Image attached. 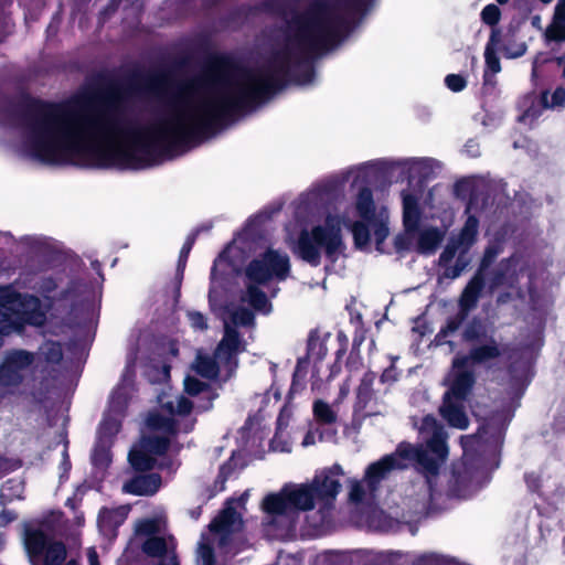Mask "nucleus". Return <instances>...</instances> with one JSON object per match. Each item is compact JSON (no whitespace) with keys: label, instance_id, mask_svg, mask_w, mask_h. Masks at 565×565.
<instances>
[{"label":"nucleus","instance_id":"nucleus-1","mask_svg":"<svg viewBox=\"0 0 565 565\" xmlns=\"http://www.w3.org/2000/svg\"><path fill=\"white\" fill-rule=\"evenodd\" d=\"M289 63V29L270 68L214 66L181 88L164 114L146 127L127 125L118 106L83 97L47 107L23 129L21 151L44 163L141 169L160 150L201 134L220 118L268 95Z\"/></svg>","mask_w":565,"mask_h":565},{"label":"nucleus","instance_id":"nucleus-2","mask_svg":"<svg viewBox=\"0 0 565 565\" xmlns=\"http://www.w3.org/2000/svg\"><path fill=\"white\" fill-rule=\"evenodd\" d=\"M478 423L476 434L461 436V501L472 499L492 480L499 467V450L493 435L489 434L488 406L466 402Z\"/></svg>","mask_w":565,"mask_h":565},{"label":"nucleus","instance_id":"nucleus-3","mask_svg":"<svg viewBox=\"0 0 565 565\" xmlns=\"http://www.w3.org/2000/svg\"><path fill=\"white\" fill-rule=\"evenodd\" d=\"M419 434L426 441V448H417L411 444H402L394 454L387 455L370 465L365 471V481L374 487L392 470L403 469L408 461H416L425 471L435 473L448 457L446 433L436 419L425 416L419 427Z\"/></svg>","mask_w":565,"mask_h":565},{"label":"nucleus","instance_id":"nucleus-4","mask_svg":"<svg viewBox=\"0 0 565 565\" xmlns=\"http://www.w3.org/2000/svg\"><path fill=\"white\" fill-rule=\"evenodd\" d=\"M344 221L338 215H328L323 223L313 226L310 231H302L296 253L305 262L317 266L320 263L321 252L335 260L343 250L341 228Z\"/></svg>","mask_w":565,"mask_h":565},{"label":"nucleus","instance_id":"nucleus-5","mask_svg":"<svg viewBox=\"0 0 565 565\" xmlns=\"http://www.w3.org/2000/svg\"><path fill=\"white\" fill-rule=\"evenodd\" d=\"M355 212L361 218L354 222L351 228L356 247H366L371 242V235L380 246L388 235L386 209L381 207L376 211L371 191L362 189L355 201Z\"/></svg>","mask_w":565,"mask_h":565},{"label":"nucleus","instance_id":"nucleus-6","mask_svg":"<svg viewBox=\"0 0 565 565\" xmlns=\"http://www.w3.org/2000/svg\"><path fill=\"white\" fill-rule=\"evenodd\" d=\"M173 431L170 418L149 415L146 420V430L140 443L129 452V462L136 470L152 468L154 457L162 454L168 446V436Z\"/></svg>","mask_w":565,"mask_h":565},{"label":"nucleus","instance_id":"nucleus-7","mask_svg":"<svg viewBox=\"0 0 565 565\" xmlns=\"http://www.w3.org/2000/svg\"><path fill=\"white\" fill-rule=\"evenodd\" d=\"M24 546L33 565H61L66 557L64 544L42 530H26Z\"/></svg>","mask_w":565,"mask_h":565},{"label":"nucleus","instance_id":"nucleus-8","mask_svg":"<svg viewBox=\"0 0 565 565\" xmlns=\"http://www.w3.org/2000/svg\"><path fill=\"white\" fill-rule=\"evenodd\" d=\"M290 270L289 257L285 253L268 249L254 259L246 268V276L253 282L263 284L269 279H285Z\"/></svg>","mask_w":565,"mask_h":565},{"label":"nucleus","instance_id":"nucleus-9","mask_svg":"<svg viewBox=\"0 0 565 565\" xmlns=\"http://www.w3.org/2000/svg\"><path fill=\"white\" fill-rule=\"evenodd\" d=\"M452 367L444 383L447 391L444 394L440 406L441 416L454 427L459 426V355L452 359Z\"/></svg>","mask_w":565,"mask_h":565},{"label":"nucleus","instance_id":"nucleus-10","mask_svg":"<svg viewBox=\"0 0 565 565\" xmlns=\"http://www.w3.org/2000/svg\"><path fill=\"white\" fill-rule=\"evenodd\" d=\"M33 362V355L25 351H14L7 355L0 367V384L6 386L17 385L21 382L23 372Z\"/></svg>","mask_w":565,"mask_h":565},{"label":"nucleus","instance_id":"nucleus-11","mask_svg":"<svg viewBox=\"0 0 565 565\" xmlns=\"http://www.w3.org/2000/svg\"><path fill=\"white\" fill-rule=\"evenodd\" d=\"M23 301L20 295L15 294L9 287L0 288V322H14L15 316L34 324H41L42 316L24 317Z\"/></svg>","mask_w":565,"mask_h":565},{"label":"nucleus","instance_id":"nucleus-12","mask_svg":"<svg viewBox=\"0 0 565 565\" xmlns=\"http://www.w3.org/2000/svg\"><path fill=\"white\" fill-rule=\"evenodd\" d=\"M422 196L423 188L419 183H409L407 188L401 192L403 222L407 232L416 231L419 225L422 214L419 200Z\"/></svg>","mask_w":565,"mask_h":565},{"label":"nucleus","instance_id":"nucleus-13","mask_svg":"<svg viewBox=\"0 0 565 565\" xmlns=\"http://www.w3.org/2000/svg\"><path fill=\"white\" fill-rule=\"evenodd\" d=\"M466 198H468L466 212L472 205H487L490 199L489 182L482 177H461V201L466 200Z\"/></svg>","mask_w":565,"mask_h":565},{"label":"nucleus","instance_id":"nucleus-14","mask_svg":"<svg viewBox=\"0 0 565 565\" xmlns=\"http://www.w3.org/2000/svg\"><path fill=\"white\" fill-rule=\"evenodd\" d=\"M243 350L244 345L237 331L225 323L224 337L216 348L215 359L218 360L220 363H224L227 371L231 372L236 365L234 361L235 356Z\"/></svg>","mask_w":565,"mask_h":565},{"label":"nucleus","instance_id":"nucleus-15","mask_svg":"<svg viewBox=\"0 0 565 565\" xmlns=\"http://www.w3.org/2000/svg\"><path fill=\"white\" fill-rule=\"evenodd\" d=\"M524 23V19H512L507 26L505 33H502V42L500 46L504 57L519 58L526 53V43L518 40L520 29Z\"/></svg>","mask_w":565,"mask_h":565},{"label":"nucleus","instance_id":"nucleus-16","mask_svg":"<svg viewBox=\"0 0 565 565\" xmlns=\"http://www.w3.org/2000/svg\"><path fill=\"white\" fill-rule=\"evenodd\" d=\"M243 522L241 515L228 505L214 519L210 529L220 536V543L224 544L227 536L242 529Z\"/></svg>","mask_w":565,"mask_h":565},{"label":"nucleus","instance_id":"nucleus-17","mask_svg":"<svg viewBox=\"0 0 565 565\" xmlns=\"http://www.w3.org/2000/svg\"><path fill=\"white\" fill-rule=\"evenodd\" d=\"M502 30H492L484 47V70L483 78L489 81L490 76H494L501 72V62L498 51L501 50Z\"/></svg>","mask_w":565,"mask_h":565},{"label":"nucleus","instance_id":"nucleus-18","mask_svg":"<svg viewBox=\"0 0 565 565\" xmlns=\"http://www.w3.org/2000/svg\"><path fill=\"white\" fill-rule=\"evenodd\" d=\"M129 512V508L121 505L118 508H103L98 513L97 524L103 535L114 537L116 530L124 523Z\"/></svg>","mask_w":565,"mask_h":565},{"label":"nucleus","instance_id":"nucleus-19","mask_svg":"<svg viewBox=\"0 0 565 565\" xmlns=\"http://www.w3.org/2000/svg\"><path fill=\"white\" fill-rule=\"evenodd\" d=\"M335 471L341 473V467L337 466L329 472L321 473L315 478L310 484L313 488L315 495H319L326 500L335 498L341 488L339 480L333 477Z\"/></svg>","mask_w":565,"mask_h":565},{"label":"nucleus","instance_id":"nucleus-20","mask_svg":"<svg viewBox=\"0 0 565 565\" xmlns=\"http://www.w3.org/2000/svg\"><path fill=\"white\" fill-rule=\"evenodd\" d=\"M501 356V350L495 339L472 345L467 355H461L471 365L483 364Z\"/></svg>","mask_w":565,"mask_h":565},{"label":"nucleus","instance_id":"nucleus-21","mask_svg":"<svg viewBox=\"0 0 565 565\" xmlns=\"http://www.w3.org/2000/svg\"><path fill=\"white\" fill-rule=\"evenodd\" d=\"M161 479L158 475L139 476L124 483L122 490L136 495H151L158 491Z\"/></svg>","mask_w":565,"mask_h":565},{"label":"nucleus","instance_id":"nucleus-22","mask_svg":"<svg viewBox=\"0 0 565 565\" xmlns=\"http://www.w3.org/2000/svg\"><path fill=\"white\" fill-rule=\"evenodd\" d=\"M459 321L451 319L435 338L436 347L445 354L452 353L459 343Z\"/></svg>","mask_w":565,"mask_h":565},{"label":"nucleus","instance_id":"nucleus-23","mask_svg":"<svg viewBox=\"0 0 565 565\" xmlns=\"http://www.w3.org/2000/svg\"><path fill=\"white\" fill-rule=\"evenodd\" d=\"M484 287V280L479 274L476 275L461 291V322L467 313L477 306L480 294Z\"/></svg>","mask_w":565,"mask_h":565},{"label":"nucleus","instance_id":"nucleus-24","mask_svg":"<svg viewBox=\"0 0 565 565\" xmlns=\"http://www.w3.org/2000/svg\"><path fill=\"white\" fill-rule=\"evenodd\" d=\"M287 489L294 512L311 510L315 507V493L310 484L290 486Z\"/></svg>","mask_w":565,"mask_h":565},{"label":"nucleus","instance_id":"nucleus-25","mask_svg":"<svg viewBox=\"0 0 565 565\" xmlns=\"http://www.w3.org/2000/svg\"><path fill=\"white\" fill-rule=\"evenodd\" d=\"M287 487L282 488L278 493L267 495L263 501L264 510L269 514H291L294 513L291 500L287 494Z\"/></svg>","mask_w":565,"mask_h":565},{"label":"nucleus","instance_id":"nucleus-26","mask_svg":"<svg viewBox=\"0 0 565 565\" xmlns=\"http://www.w3.org/2000/svg\"><path fill=\"white\" fill-rule=\"evenodd\" d=\"M461 338L472 345L490 341V339H494V337L488 332L487 326L477 318H473L466 326L461 333Z\"/></svg>","mask_w":565,"mask_h":565},{"label":"nucleus","instance_id":"nucleus-27","mask_svg":"<svg viewBox=\"0 0 565 565\" xmlns=\"http://www.w3.org/2000/svg\"><path fill=\"white\" fill-rule=\"evenodd\" d=\"M458 246L456 243L448 245L440 255V266L444 267V276L456 278L459 276V257L456 255Z\"/></svg>","mask_w":565,"mask_h":565},{"label":"nucleus","instance_id":"nucleus-28","mask_svg":"<svg viewBox=\"0 0 565 565\" xmlns=\"http://www.w3.org/2000/svg\"><path fill=\"white\" fill-rule=\"evenodd\" d=\"M174 550L172 540L167 541L162 537L151 536L142 545V551L153 557H162L168 552Z\"/></svg>","mask_w":565,"mask_h":565},{"label":"nucleus","instance_id":"nucleus-29","mask_svg":"<svg viewBox=\"0 0 565 565\" xmlns=\"http://www.w3.org/2000/svg\"><path fill=\"white\" fill-rule=\"evenodd\" d=\"M220 365H224V363H220L218 360L215 362L213 358L199 352L193 363V369L200 375L206 379H213L218 374Z\"/></svg>","mask_w":565,"mask_h":565},{"label":"nucleus","instance_id":"nucleus-30","mask_svg":"<svg viewBox=\"0 0 565 565\" xmlns=\"http://www.w3.org/2000/svg\"><path fill=\"white\" fill-rule=\"evenodd\" d=\"M479 220L469 215L461 227V256L471 247L476 242L478 235Z\"/></svg>","mask_w":565,"mask_h":565},{"label":"nucleus","instance_id":"nucleus-31","mask_svg":"<svg viewBox=\"0 0 565 565\" xmlns=\"http://www.w3.org/2000/svg\"><path fill=\"white\" fill-rule=\"evenodd\" d=\"M470 363L461 358V408H465L466 402L471 397V392L476 383V374L469 369Z\"/></svg>","mask_w":565,"mask_h":565},{"label":"nucleus","instance_id":"nucleus-32","mask_svg":"<svg viewBox=\"0 0 565 565\" xmlns=\"http://www.w3.org/2000/svg\"><path fill=\"white\" fill-rule=\"evenodd\" d=\"M540 104L545 109L565 107V87L557 86L551 94L547 89L542 90L540 95Z\"/></svg>","mask_w":565,"mask_h":565},{"label":"nucleus","instance_id":"nucleus-33","mask_svg":"<svg viewBox=\"0 0 565 565\" xmlns=\"http://www.w3.org/2000/svg\"><path fill=\"white\" fill-rule=\"evenodd\" d=\"M444 232L439 231L438 228L431 227L424 230L420 233L419 239H418V248L423 253H429L433 252L437 245L443 239Z\"/></svg>","mask_w":565,"mask_h":565},{"label":"nucleus","instance_id":"nucleus-34","mask_svg":"<svg viewBox=\"0 0 565 565\" xmlns=\"http://www.w3.org/2000/svg\"><path fill=\"white\" fill-rule=\"evenodd\" d=\"M501 9L498 4L489 3L480 12V19L483 24L489 25L492 30H501L498 24L501 20Z\"/></svg>","mask_w":565,"mask_h":565},{"label":"nucleus","instance_id":"nucleus-35","mask_svg":"<svg viewBox=\"0 0 565 565\" xmlns=\"http://www.w3.org/2000/svg\"><path fill=\"white\" fill-rule=\"evenodd\" d=\"M544 38L547 43H564L565 42V22H561L552 18L551 23L547 25Z\"/></svg>","mask_w":565,"mask_h":565},{"label":"nucleus","instance_id":"nucleus-36","mask_svg":"<svg viewBox=\"0 0 565 565\" xmlns=\"http://www.w3.org/2000/svg\"><path fill=\"white\" fill-rule=\"evenodd\" d=\"M23 492V483L20 480H8L2 484L0 490V499L2 502H9L21 498Z\"/></svg>","mask_w":565,"mask_h":565},{"label":"nucleus","instance_id":"nucleus-37","mask_svg":"<svg viewBox=\"0 0 565 565\" xmlns=\"http://www.w3.org/2000/svg\"><path fill=\"white\" fill-rule=\"evenodd\" d=\"M313 414L316 418L323 424H332L337 420V414L331 406L323 401H316L313 404Z\"/></svg>","mask_w":565,"mask_h":565},{"label":"nucleus","instance_id":"nucleus-38","mask_svg":"<svg viewBox=\"0 0 565 565\" xmlns=\"http://www.w3.org/2000/svg\"><path fill=\"white\" fill-rule=\"evenodd\" d=\"M247 301L257 310H263L265 312L270 310L265 294L253 285H249L247 288Z\"/></svg>","mask_w":565,"mask_h":565},{"label":"nucleus","instance_id":"nucleus-39","mask_svg":"<svg viewBox=\"0 0 565 565\" xmlns=\"http://www.w3.org/2000/svg\"><path fill=\"white\" fill-rule=\"evenodd\" d=\"M163 406L170 413H177L180 415H184L190 413L192 405L184 396H177L173 399L167 401Z\"/></svg>","mask_w":565,"mask_h":565},{"label":"nucleus","instance_id":"nucleus-40","mask_svg":"<svg viewBox=\"0 0 565 565\" xmlns=\"http://www.w3.org/2000/svg\"><path fill=\"white\" fill-rule=\"evenodd\" d=\"M159 519H145L136 523V533L140 535H152L160 531Z\"/></svg>","mask_w":565,"mask_h":565},{"label":"nucleus","instance_id":"nucleus-41","mask_svg":"<svg viewBox=\"0 0 565 565\" xmlns=\"http://www.w3.org/2000/svg\"><path fill=\"white\" fill-rule=\"evenodd\" d=\"M524 482L531 493H540L542 488V477L540 473L535 471L525 472Z\"/></svg>","mask_w":565,"mask_h":565},{"label":"nucleus","instance_id":"nucleus-42","mask_svg":"<svg viewBox=\"0 0 565 565\" xmlns=\"http://www.w3.org/2000/svg\"><path fill=\"white\" fill-rule=\"evenodd\" d=\"M500 253V248L498 245L490 244L486 247L483 256L481 258L480 268H488L497 258Z\"/></svg>","mask_w":565,"mask_h":565},{"label":"nucleus","instance_id":"nucleus-43","mask_svg":"<svg viewBox=\"0 0 565 565\" xmlns=\"http://www.w3.org/2000/svg\"><path fill=\"white\" fill-rule=\"evenodd\" d=\"M188 319L190 321V324L195 330H206L207 329V322L206 318L199 311H189L188 312Z\"/></svg>","mask_w":565,"mask_h":565},{"label":"nucleus","instance_id":"nucleus-44","mask_svg":"<svg viewBox=\"0 0 565 565\" xmlns=\"http://www.w3.org/2000/svg\"><path fill=\"white\" fill-rule=\"evenodd\" d=\"M198 561L201 565H213L214 557L212 548L205 544H200L198 548Z\"/></svg>","mask_w":565,"mask_h":565},{"label":"nucleus","instance_id":"nucleus-45","mask_svg":"<svg viewBox=\"0 0 565 565\" xmlns=\"http://www.w3.org/2000/svg\"><path fill=\"white\" fill-rule=\"evenodd\" d=\"M253 315L246 309H242L232 313V322L234 324L247 326L253 322Z\"/></svg>","mask_w":565,"mask_h":565},{"label":"nucleus","instance_id":"nucleus-46","mask_svg":"<svg viewBox=\"0 0 565 565\" xmlns=\"http://www.w3.org/2000/svg\"><path fill=\"white\" fill-rule=\"evenodd\" d=\"M44 354L50 362H58L62 359V350L57 343H47L44 348Z\"/></svg>","mask_w":565,"mask_h":565},{"label":"nucleus","instance_id":"nucleus-47","mask_svg":"<svg viewBox=\"0 0 565 565\" xmlns=\"http://www.w3.org/2000/svg\"><path fill=\"white\" fill-rule=\"evenodd\" d=\"M184 386L189 394H198V393L202 392L204 388V384L193 377L185 379Z\"/></svg>","mask_w":565,"mask_h":565},{"label":"nucleus","instance_id":"nucleus-48","mask_svg":"<svg viewBox=\"0 0 565 565\" xmlns=\"http://www.w3.org/2000/svg\"><path fill=\"white\" fill-rule=\"evenodd\" d=\"M363 498V488L359 481H352L350 487V499L352 501H361Z\"/></svg>","mask_w":565,"mask_h":565},{"label":"nucleus","instance_id":"nucleus-49","mask_svg":"<svg viewBox=\"0 0 565 565\" xmlns=\"http://www.w3.org/2000/svg\"><path fill=\"white\" fill-rule=\"evenodd\" d=\"M553 19L565 22V0H558L555 8Z\"/></svg>","mask_w":565,"mask_h":565},{"label":"nucleus","instance_id":"nucleus-50","mask_svg":"<svg viewBox=\"0 0 565 565\" xmlns=\"http://www.w3.org/2000/svg\"><path fill=\"white\" fill-rule=\"evenodd\" d=\"M158 565H178L174 550L168 552L162 557H160V562Z\"/></svg>","mask_w":565,"mask_h":565},{"label":"nucleus","instance_id":"nucleus-51","mask_svg":"<svg viewBox=\"0 0 565 565\" xmlns=\"http://www.w3.org/2000/svg\"><path fill=\"white\" fill-rule=\"evenodd\" d=\"M465 151L471 157L476 158L480 154L479 145L472 140H468L465 145Z\"/></svg>","mask_w":565,"mask_h":565},{"label":"nucleus","instance_id":"nucleus-52","mask_svg":"<svg viewBox=\"0 0 565 565\" xmlns=\"http://www.w3.org/2000/svg\"><path fill=\"white\" fill-rule=\"evenodd\" d=\"M446 84L451 90L458 92L459 90V76H457L455 74L448 75L446 77Z\"/></svg>","mask_w":565,"mask_h":565},{"label":"nucleus","instance_id":"nucleus-53","mask_svg":"<svg viewBox=\"0 0 565 565\" xmlns=\"http://www.w3.org/2000/svg\"><path fill=\"white\" fill-rule=\"evenodd\" d=\"M552 61H554L558 66H563L561 77L565 79V54L556 56Z\"/></svg>","mask_w":565,"mask_h":565},{"label":"nucleus","instance_id":"nucleus-54","mask_svg":"<svg viewBox=\"0 0 565 565\" xmlns=\"http://www.w3.org/2000/svg\"><path fill=\"white\" fill-rule=\"evenodd\" d=\"M469 427V417L465 408H461V430H466Z\"/></svg>","mask_w":565,"mask_h":565},{"label":"nucleus","instance_id":"nucleus-55","mask_svg":"<svg viewBox=\"0 0 565 565\" xmlns=\"http://www.w3.org/2000/svg\"><path fill=\"white\" fill-rule=\"evenodd\" d=\"M87 556L89 565H99L98 556L95 550H89Z\"/></svg>","mask_w":565,"mask_h":565},{"label":"nucleus","instance_id":"nucleus-56","mask_svg":"<svg viewBox=\"0 0 565 565\" xmlns=\"http://www.w3.org/2000/svg\"><path fill=\"white\" fill-rule=\"evenodd\" d=\"M313 444H315V435H313L311 431H309V433H307V435L305 436L303 441H302V445H303L305 447H307V446H310V445H313Z\"/></svg>","mask_w":565,"mask_h":565},{"label":"nucleus","instance_id":"nucleus-57","mask_svg":"<svg viewBox=\"0 0 565 565\" xmlns=\"http://www.w3.org/2000/svg\"><path fill=\"white\" fill-rule=\"evenodd\" d=\"M454 222V213L445 212V217L443 218L444 227H447Z\"/></svg>","mask_w":565,"mask_h":565},{"label":"nucleus","instance_id":"nucleus-58","mask_svg":"<svg viewBox=\"0 0 565 565\" xmlns=\"http://www.w3.org/2000/svg\"><path fill=\"white\" fill-rule=\"evenodd\" d=\"M503 278V274L502 273H497L494 279H493V284L492 285H497L499 284V281Z\"/></svg>","mask_w":565,"mask_h":565},{"label":"nucleus","instance_id":"nucleus-59","mask_svg":"<svg viewBox=\"0 0 565 565\" xmlns=\"http://www.w3.org/2000/svg\"><path fill=\"white\" fill-rule=\"evenodd\" d=\"M534 117L535 116V111H532V108H527L524 114H523V117Z\"/></svg>","mask_w":565,"mask_h":565},{"label":"nucleus","instance_id":"nucleus-60","mask_svg":"<svg viewBox=\"0 0 565 565\" xmlns=\"http://www.w3.org/2000/svg\"><path fill=\"white\" fill-rule=\"evenodd\" d=\"M247 498H248V492H245V493L239 498V500H238V501H239L242 504H244V503L246 502Z\"/></svg>","mask_w":565,"mask_h":565},{"label":"nucleus","instance_id":"nucleus-61","mask_svg":"<svg viewBox=\"0 0 565 565\" xmlns=\"http://www.w3.org/2000/svg\"><path fill=\"white\" fill-rule=\"evenodd\" d=\"M498 4L503 6L507 4L510 0H495Z\"/></svg>","mask_w":565,"mask_h":565},{"label":"nucleus","instance_id":"nucleus-62","mask_svg":"<svg viewBox=\"0 0 565 565\" xmlns=\"http://www.w3.org/2000/svg\"><path fill=\"white\" fill-rule=\"evenodd\" d=\"M467 82L463 76H461V90L466 87Z\"/></svg>","mask_w":565,"mask_h":565},{"label":"nucleus","instance_id":"nucleus-63","mask_svg":"<svg viewBox=\"0 0 565 565\" xmlns=\"http://www.w3.org/2000/svg\"><path fill=\"white\" fill-rule=\"evenodd\" d=\"M111 427H113L115 430H117V429H118V425H117V423H113V424H111Z\"/></svg>","mask_w":565,"mask_h":565},{"label":"nucleus","instance_id":"nucleus-64","mask_svg":"<svg viewBox=\"0 0 565 565\" xmlns=\"http://www.w3.org/2000/svg\"><path fill=\"white\" fill-rule=\"evenodd\" d=\"M532 72H533V74H535V73H536V62H534V64H533V70H532Z\"/></svg>","mask_w":565,"mask_h":565}]
</instances>
